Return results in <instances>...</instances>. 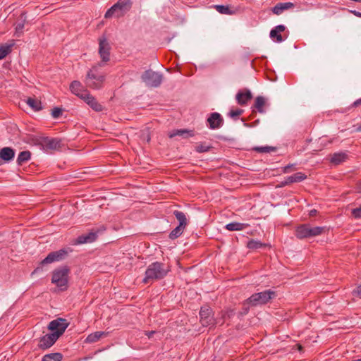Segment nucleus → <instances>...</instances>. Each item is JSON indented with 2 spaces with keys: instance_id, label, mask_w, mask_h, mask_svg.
Segmentation results:
<instances>
[{
  "instance_id": "f257e3e1",
  "label": "nucleus",
  "mask_w": 361,
  "mask_h": 361,
  "mask_svg": "<svg viewBox=\"0 0 361 361\" xmlns=\"http://www.w3.org/2000/svg\"><path fill=\"white\" fill-rule=\"evenodd\" d=\"M169 271V269L166 264L159 262H153L147 267L142 281L145 283H148L161 280L167 275Z\"/></svg>"
},
{
  "instance_id": "f03ea898",
  "label": "nucleus",
  "mask_w": 361,
  "mask_h": 361,
  "mask_svg": "<svg viewBox=\"0 0 361 361\" xmlns=\"http://www.w3.org/2000/svg\"><path fill=\"white\" fill-rule=\"evenodd\" d=\"M327 231L325 226H312L309 224H300L296 227L295 235L298 239L310 238L321 235Z\"/></svg>"
},
{
  "instance_id": "7ed1b4c3",
  "label": "nucleus",
  "mask_w": 361,
  "mask_h": 361,
  "mask_svg": "<svg viewBox=\"0 0 361 361\" xmlns=\"http://www.w3.org/2000/svg\"><path fill=\"white\" fill-rule=\"evenodd\" d=\"M101 66H102V64L98 63L92 66L87 72L85 82L88 87L94 90H99L102 87L105 80V75L99 73L98 69Z\"/></svg>"
},
{
  "instance_id": "20e7f679",
  "label": "nucleus",
  "mask_w": 361,
  "mask_h": 361,
  "mask_svg": "<svg viewBox=\"0 0 361 361\" xmlns=\"http://www.w3.org/2000/svg\"><path fill=\"white\" fill-rule=\"evenodd\" d=\"M131 0H118L106 12L104 17L110 18L111 17L120 18L123 16L132 7Z\"/></svg>"
},
{
  "instance_id": "39448f33",
  "label": "nucleus",
  "mask_w": 361,
  "mask_h": 361,
  "mask_svg": "<svg viewBox=\"0 0 361 361\" xmlns=\"http://www.w3.org/2000/svg\"><path fill=\"white\" fill-rule=\"evenodd\" d=\"M276 296L274 291L267 290L260 293L252 294L250 298L245 300V305L257 306L267 304Z\"/></svg>"
},
{
  "instance_id": "423d86ee",
  "label": "nucleus",
  "mask_w": 361,
  "mask_h": 361,
  "mask_svg": "<svg viewBox=\"0 0 361 361\" xmlns=\"http://www.w3.org/2000/svg\"><path fill=\"white\" fill-rule=\"evenodd\" d=\"M69 272L70 269L66 266L55 269L52 274L51 283L59 288L61 290H66Z\"/></svg>"
},
{
  "instance_id": "0eeeda50",
  "label": "nucleus",
  "mask_w": 361,
  "mask_h": 361,
  "mask_svg": "<svg viewBox=\"0 0 361 361\" xmlns=\"http://www.w3.org/2000/svg\"><path fill=\"white\" fill-rule=\"evenodd\" d=\"M142 79L147 86L157 87L162 82V75L152 70H148L142 74Z\"/></svg>"
},
{
  "instance_id": "6e6552de",
  "label": "nucleus",
  "mask_w": 361,
  "mask_h": 361,
  "mask_svg": "<svg viewBox=\"0 0 361 361\" xmlns=\"http://www.w3.org/2000/svg\"><path fill=\"white\" fill-rule=\"evenodd\" d=\"M67 320L62 318H57L52 320L48 325V329L57 336L60 337L68 326Z\"/></svg>"
},
{
  "instance_id": "1a4fd4ad",
  "label": "nucleus",
  "mask_w": 361,
  "mask_h": 361,
  "mask_svg": "<svg viewBox=\"0 0 361 361\" xmlns=\"http://www.w3.org/2000/svg\"><path fill=\"white\" fill-rule=\"evenodd\" d=\"M104 230L105 228L102 226L101 228H98L97 231L92 230L87 234L81 235L73 240V245H77L93 243L97 240L98 233L104 231Z\"/></svg>"
},
{
  "instance_id": "9d476101",
  "label": "nucleus",
  "mask_w": 361,
  "mask_h": 361,
  "mask_svg": "<svg viewBox=\"0 0 361 361\" xmlns=\"http://www.w3.org/2000/svg\"><path fill=\"white\" fill-rule=\"evenodd\" d=\"M110 49L111 47L107 39L102 36L99 39V54L102 59L100 63L104 66L103 63L107 62L110 60Z\"/></svg>"
},
{
  "instance_id": "9b49d317",
  "label": "nucleus",
  "mask_w": 361,
  "mask_h": 361,
  "mask_svg": "<svg viewBox=\"0 0 361 361\" xmlns=\"http://www.w3.org/2000/svg\"><path fill=\"white\" fill-rule=\"evenodd\" d=\"M200 319L203 326H209L214 324V319L212 310L207 306L202 307L200 311Z\"/></svg>"
},
{
  "instance_id": "f8f14e48",
  "label": "nucleus",
  "mask_w": 361,
  "mask_h": 361,
  "mask_svg": "<svg viewBox=\"0 0 361 361\" xmlns=\"http://www.w3.org/2000/svg\"><path fill=\"white\" fill-rule=\"evenodd\" d=\"M68 254L67 249H61L57 251L50 252L42 262V264H49L54 262L63 260Z\"/></svg>"
},
{
  "instance_id": "ddd939ff",
  "label": "nucleus",
  "mask_w": 361,
  "mask_h": 361,
  "mask_svg": "<svg viewBox=\"0 0 361 361\" xmlns=\"http://www.w3.org/2000/svg\"><path fill=\"white\" fill-rule=\"evenodd\" d=\"M59 337L54 333L46 334L40 338L38 347L42 350H46L51 347Z\"/></svg>"
},
{
  "instance_id": "4468645a",
  "label": "nucleus",
  "mask_w": 361,
  "mask_h": 361,
  "mask_svg": "<svg viewBox=\"0 0 361 361\" xmlns=\"http://www.w3.org/2000/svg\"><path fill=\"white\" fill-rule=\"evenodd\" d=\"M81 99L88 104L94 111L99 112L103 110L102 104L89 92L81 95Z\"/></svg>"
},
{
  "instance_id": "2eb2a0df",
  "label": "nucleus",
  "mask_w": 361,
  "mask_h": 361,
  "mask_svg": "<svg viewBox=\"0 0 361 361\" xmlns=\"http://www.w3.org/2000/svg\"><path fill=\"white\" fill-rule=\"evenodd\" d=\"M207 123L209 128L218 129L224 124V119L220 114L214 112L210 114L207 118Z\"/></svg>"
},
{
  "instance_id": "dca6fc26",
  "label": "nucleus",
  "mask_w": 361,
  "mask_h": 361,
  "mask_svg": "<svg viewBox=\"0 0 361 361\" xmlns=\"http://www.w3.org/2000/svg\"><path fill=\"white\" fill-rule=\"evenodd\" d=\"M252 98V94L250 90L244 89L238 91L235 95L237 103L240 106L247 105V102Z\"/></svg>"
},
{
  "instance_id": "f3484780",
  "label": "nucleus",
  "mask_w": 361,
  "mask_h": 361,
  "mask_svg": "<svg viewBox=\"0 0 361 361\" xmlns=\"http://www.w3.org/2000/svg\"><path fill=\"white\" fill-rule=\"evenodd\" d=\"M70 90L71 92L81 99V95L87 93L86 90H83L82 85L80 82L74 80L70 85Z\"/></svg>"
},
{
  "instance_id": "a211bd4d",
  "label": "nucleus",
  "mask_w": 361,
  "mask_h": 361,
  "mask_svg": "<svg viewBox=\"0 0 361 361\" xmlns=\"http://www.w3.org/2000/svg\"><path fill=\"white\" fill-rule=\"evenodd\" d=\"M42 145L48 149H57L61 147V141L56 138L45 137L43 139Z\"/></svg>"
},
{
  "instance_id": "6ab92c4d",
  "label": "nucleus",
  "mask_w": 361,
  "mask_h": 361,
  "mask_svg": "<svg viewBox=\"0 0 361 361\" xmlns=\"http://www.w3.org/2000/svg\"><path fill=\"white\" fill-rule=\"evenodd\" d=\"M109 334L108 332L105 331H95L92 334H89L85 340V343H93L98 341L101 338L106 337Z\"/></svg>"
},
{
  "instance_id": "aec40b11",
  "label": "nucleus",
  "mask_w": 361,
  "mask_h": 361,
  "mask_svg": "<svg viewBox=\"0 0 361 361\" xmlns=\"http://www.w3.org/2000/svg\"><path fill=\"white\" fill-rule=\"evenodd\" d=\"M293 7L294 4L291 2L279 3L272 8V11L276 15H280L283 11Z\"/></svg>"
},
{
  "instance_id": "412c9836",
  "label": "nucleus",
  "mask_w": 361,
  "mask_h": 361,
  "mask_svg": "<svg viewBox=\"0 0 361 361\" xmlns=\"http://www.w3.org/2000/svg\"><path fill=\"white\" fill-rule=\"evenodd\" d=\"M347 158L348 155L345 152H341L333 154L331 157L330 161L331 163L335 165H338L345 161Z\"/></svg>"
},
{
  "instance_id": "4be33fe9",
  "label": "nucleus",
  "mask_w": 361,
  "mask_h": 361,
  "mask_svg": "<svg viewBox=\"0 0 361 361\" xmlns=\"http://www.w3.org/2000/svg\"><path fill=\"white\" fill-rule=\"evenodd\" d=\"M26 103L35 111H38L42 109L41 102L35 98L28 97Z\"/></svg>"
},
{
  "instance_id": "5701e85b",
  "label": "nucleus",
  "mask_w": 361,
  "mask_h": 361,
  "mask_svg": "<svg viewBox=\"0 0 361 361\" xmlns=\"http://www.w3.org/2000/svg\"><path fill=\"white\" fill-rule=\"evenodd\" d=\"M249 225L247 224H242L238 222H232L226 225L225 228L231 231H243Z\"/></svg>"
},
{
  "instance_id": "b1692460",
  "label": "nucleus",
  "mask_w": 361,
  "mask_h": 361,
  "mask_svg": "<svg viewBox=\"0 0 361 361\" xmlns=\"http://www.w3.org/2000/svg\"><path fill=\"white\" fill-rule=\"evenodd\" d=\"M173 214L179 222V226L181 228H185L188 224V221L185 214L180 211L175 210Z\"/></svg>"
},
{
  "instance_id": "393cba45",
  "label": "nucleus",
  "mask_w": 361,
  "mask_h": 361,
  "mask_svg": "<svg viewBox=\"0 0 361 361\" xmlns=\"http://www.w3.org/2000/svg\"><path fill=\"white\" fill-rule=\"evenodd\" d=\"M306 178L307 176L302 172H298L294 173L293 175L287 177L288 183H289L290 184L293 183L301 182L306 179Z\"/></svg>"
},
{
  "instance_id": "a878e982",
  "label": "nucleus",
  "mask_w": 361,
  "mask_h": 361,
  "mask_svg": "<svg viewBox=\"0 0 361 361\" xmlns=\"http://www.w3.org/2000/svg\"><path fill=\"white\" fill-rule=\"evenodd\" d=\"M266 105V99L262 96H257L255 99L254 108H255L258 112L264 113V106Z\"/></svg>"
},
{
  "instance_id": "bb28decb",
  "label": "nucleus",
  "mask_w": 361,
  "mask_h": 361,
  "mask_svg": "<svg viewBox=\"0 0 361 361\" xmlns=\"http://www.w3.org/2000/svg\"><path fill=\"white\" fill-rule=\"evenodd\" d=\"M177 135L182 136L186 138L189 137H192L194 135V133L192 130H188L185 129L176 130L170 134V137H173Z\"/></svg>"
},
{
  "instance_id": "cd10ccee",
  "label": "nucleus",
  "mask_w": 361,
  "mask_h": 361,
  "mask_svg": "<svg viewBox=\"0 0 361 361\" xmlns=\"http://www.w3.org/2000/svg\"><path fill=\"white\" fill-rule=\"evenodd\" d=\"M30 156L31 153L29 151H23L20 152L17 157V164L20 166L23 165L30 159Z\"/></svg>"
},
{
  "instance_id": "c85d7f7f",
  "label": "nucleus",
  "mask_w": 361,
  "mask_h": 361,
  "mask_svg": "<svg viewBox=\"0 0 361 361\" xmlns=\"http://www.w3.org/2000/svg\"><path fill=\"white\" fill-rule=\"evenodd\" d=\"M267 245L265 243H262L259 240H251L247 242V247L249 249L257 250L265 247Z\"/></svg>"
},
{
  "instance_id": "c756f323",
  "label": "nucleus",
  "mask_w": 361,
  "mask_h": 361,
  "mask_svg": "<svg viewBox=\"0 0 361 361\" xmlns=\"http://www.w3.org/2000/svg\"><path fill=\"white\" fill-rule=\"evenodd\" d=\"M62 357V355L59 353H50L45 355L42 361H61Z\"/></svg>"
},
{
  "instance_id": "7c9ffc66",
  "label": "nucleus",
  "mask_w": 361,
  "mask_h": 361,
  "mask_svg": "<svg viewBox=\"0 0 361 361\" xmlns=\"http://www.w3.org/2000/svg\"><path fill=\"white\" fill-rule=\"evenodd\" d=\"M13 44H5L0 47V60L5 58L11 51Z\"/></svg>"
},
{
  "instance_id": "2f4dec72",
  "label": "nucleus",
  "mask_w": 361,
  "mask_h": 361,
  "mask_svg": "<svg viewBox=\"0 0 361 361\" xmlns=\"http://www.w3.org/2000/svg\"><path fill=\"white\" fill-rule=\"evenodd\" d=\"M254 150L259 153H271L276 152V148L271 146L255 147Z\"/></svg>"
},
{
  "instance_id": "473e14b6",
  "label": "nucleus",
  "mask_w": 361,
  "mask_h": 361,
  "mask_svg": "<svg viewBox=\"0 0 361 361\" xmlns=\"http://www.w3.org/2000/svg\"><path fill=\"white\" fill-rule=\"evenodd\" d=\"M270 37L276 42H282L284 40V38L282 37V35L280 34V32H278V30H275L274 28L272 29L270 32Z\"/></svg>"
},
{
  "instance_id": "72a5a7b5",
  "label": "nucleus",
  "mask_w": 361,
  "mask_h": 361,
  "mask_svg": "<svg viewBox=\"0 0 361 361\" xmlns=\"http://www.w3.org/2000/svg\"><path fill=\"white\" fill-rule=\"evenodd\" d=\"M184 228H181L180 226H176L169 234V238L172 240L176 239L178 238L183 232Z\"/></svg>"
},
{
  "instance_id": "f704fd0d",
  "label": "nucleus",
  "mask_w": 361,
  "mask_h": 361,
  "mask_svg": "<svg viewBox=\"0 0 361 361\" xmlns=\"http://www.w3.org/2000/svg\"><path fill=\"white\" fill-rule=\"evenodd\" d=\"M216 11L221 14H230V8L228 6L216 5L215 6Z\"/></svg>"
},
{
  "instance_id": "c9c22d12",
  "label": "nucleus",
  "mask_w": 361,
  "mask_h": 361,
  "mask_svg": "<svg viewBox=\"0 0 361 361\" xmlns=\"http://www.w3.org/2000/svg\"><path fill=\"white\" fill-rule=\"evenodd\" d=\"M243 110L241 109H237L235 110H231L228 113V116L234 119H237L239 116L243 113Z\"/></svg>"
},
{
  "instance_id": "e433bc0d",
  "label": "nucleus",
  "mask_w": 361,
  "mask_h": 361,
  "mask_svg": "<svg viewBox=\"0 0 361 361\" xmlns=\"http://www.w3.org/2000/svg\"><path fill=\"white\" fill-rule=\"evenodd\" d=\"M62 114L61 109L59 107H55L52 109L51 116L54 118H58Z\"/></svg>"
},
{
  "instance_id": "4c0bfd02",
  "label": "nucleus",
  "mask_w": 361,
  "mask_h": 361,
  "mask_svg": "<svg viewBox=\"0 0 361 361\" xmlns=\"http://www.w3.org/2000/svg\"><path fill=\"white\" fill-rule=\"evenodd\" d=\"M209 149V147L203 145H200L196 147V151L198 152H206Z\"/></svg>"
},
{
  "instance_id": "58836bf2",
  "label": "nucleus",
  "mask_w": 361,
  "mask_h": 361,
  "mask_svg": "<svg viewBox=\"0 0 361 361\" xmlns=\"http://www.w3.org/2000/svg\"><path fill=\"white\" fill-rule=\"evenodd\" d=\"M352 214L356 219L360 218L361 217V207H360L358 208L353 209L352 210Z\"/></svg>"
},
{
  "instance_id": "ea45409f",
  "label": "nucleus",
  "mask_w": 361,
  "mask_h": 361,
  "mask_svg": "<svg viewBox=\"0 0 361 361\" xmlns=\"http://www.w3.org/2000/svg\"><path fill=\"white\" fill-rule=\"evenodd\" d=\"M295 170L294 164H288L283 168V172L285 173H290Z\"/></svg>"
},
{
  "instance_id": "a19ab883",
  "label": "nucleus",
  "mask_w": 361,
  "mask_h": 361,
  "mask_svg": "<svg viewBox=\"0 0 361 361\" xmlns=\"http://www.w3.org/2000/svg\"><path fill=\"white\" fill-rule=\"evenodd\" d=\"M353 295L357 296V297L361 298V284L360 286H358L356 288V289H355L353 291Z\"/></svg>"
},
{
  "instance_id": "79ce46f5",
  "label": "nucleus",
  "mask_w": 361,
  "mask_h": 361,
  "mask_svg": "<svg viewBox=\"0 0 361 361\" xmlns=\"http://www.w3.org/2000/svg\"><path fill=\"white\" fill-rule=\"evenodd\" d=\"M24 28V22L23 23H18L16 26V32L17 33L22 32Z\"/></svg>"
},
{
  "instance_id": "37998d69",
  "label": "nucleus",
  "mask_w": 361,
  "mask_h": 361,
  "mask_svg": "<svg viewBox=\"0 0 361 361\" xmlns=\"http://www.w3.org/2000/svg\"><path fill=\"white\" fill-rule=\"evenodd\" d=\"M250 306H251V305H245V301H244L243 303V312H242V314H246L249 311Z\"/></svg>"
},
{
  "instance_id": "c03bdc74",
  "label": "nucleus",
  "mask_w": 361,
  "mask_h": 361,
  "mask_svg": "<svg viewBox=\"0 0 361 361\" xmlns=\"http://www.w3.org/2000/svg\"><path fill=\"white\" fill-rule=\"evenodd\" d=\"M275 30H278L279 32H283L286 29V27L283 25H277L274 27Z\"/></svg>"
},
{
  "instance_id": "a18cd8bd",
  "label": "nucleus",
  "mask_w": 361,
  "mask_h": 361,
  "mask_svg": "<svg viewBox=\"0 0 361 361\" xmlns=\"http://www.w3.org/2000/svg\"><path fill=\"white\" fill-rule=\"evenodd\" d=\"M356 190H357L358 192L361 193V180L357 181L356 184Z\"/></svg>"
},
{
  "instance_id": "49530a36",
  "label": "nucleus",
  "mask_w": 361,
  "mask_h": 361,
  "mask_svg": "<svg viewBox=\"0 0 361 361\" xmlns=\"http://www.w3.org/2000/svg\"><path fill=\"white\" fill-rule=\"evenodd\" d=\"M360 105H361V98L357 99L356 101H355L353 104V106H360Z\"/></svg>"
},
{
  "instance_id": "de8ad7c7",
  "label": "nucleus",
  "mask_w": 361,
  "mask_h": 361,
  "mask_svg": "<svg viewBox=\"0 0 361 361\" xmlns=\"http://www.w3.org/2000/svg\"><path fill=\"white\" fill-rule=\"evenodd\" d=\"M290 183H288V178L287 177L285 178V180L283 181H282L281 183V186H285V185H289Z\"/></svg>"
},
{
  "instance_id": "09e8293b",
  "label": "nucleus",
  "mask_w": 361,
  "mask_h": 361,
  "mask_svg": "<svg viewBox=\"0 0 361 361\" xmlns=\"http://www.w3.org/2000/svg\"><path fill=\"white\" fill-rule=\"evenodd\" d=\"M316 214H317V210L316 209H312L310 212V216H313L316 215Z\"/></svg>"
},
{
  "instance_id": "8fccbe9b",
  "label": "nucleus",
  "mask_w": 361,
  "mask_h": 361,
  "mask_svg": "<svg viewBox=\"0 0 361 361\" xmlns=\"http://www.w3.org/2000/svg\"><path fill=\"white\" fill-rule=\"evenodd\" d=\"M154 334V331H152L147 332V333L146 334V335H147L149 338H150V337H152V336Z\"/></svg>"
},
{
  "instance_id": "3c124183",
  "label": "nucleus",
  "mask_w": 361,
  "mask_h": 361,
  "mask_svg": "<svg viewBox=\"0 0 361 361\" xmlns=\"http://www.w3.org/2000/svg\"><path fill=\"white\" fill-rule=\"evenodd\" d=\"M353 13L357 16V17H360L361 18V13L360 12H358V11H353Z\"/></svg>"
},
{
  "instance_id": "603ef678",
  "label": "nucleus",
  "mask_w": 361,
  "mask_h": 361,
  "mask_svg": "<svg viewBox=\"0 0 361 361\" xmlns=\"http://www.w3.org/2000/svg\"><path fill=\"white\" fill-rule=\"evenodd\" d=\"M356 130H357V132H361V125H360V126H359L357 128Z\"/></svg>"
},
{
  "instance_id": "864d4df0",
  "label": "nucleus",
  "mask_w": 361,
  "mask_h": 361,
  "mask_svg": "<svg viewBox=\"0 0 361 361\" xmlns=\"http://www.w3.org/2000/svg\"><path fill=\"white\" fill-rule=\"evenodd\" d=\"M297 346H298V350H301V349H302V345H300V344H297Z\"/></svg>"
},
{
  "instance_id": "5fc2aeb1",
  "label": "nucleus",
  "mask_w": 361,
  "mask_h": 361,
  "mask_svg": "<svg viewBox=\"0 0 361 361\" xmlns=\"http://www.w3.org/2000/svg\"><path fill=\"white\" fill-rule=\"evenodd\" d=\"M149 140H150V137H149V136L147 135V142H149Z\"/></svg>"
},
{
  "instance_id": "6e6d98bb",
  "label": "nucleus",
  "mask_w": 361,
  "mask_h": 361,
  "mask_svg": "<svg viewBox=\"0 0 361 361\" xmlns=\"http://www.w3.org/2000/svg\"><path fill=\"white\" fill-rule=\"evenodd\" d=\"M352 361H361V358L360 359H357V360H353Z\"/></svg>"
}]
</instances>
